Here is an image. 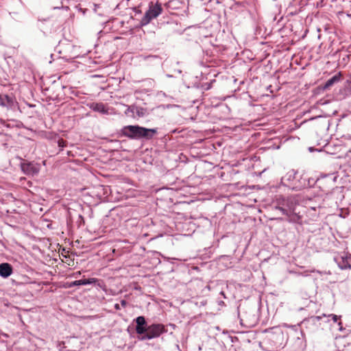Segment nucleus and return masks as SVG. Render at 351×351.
<instances>
[{"label": "nucleus", "mask_w": 351, "mask_h": 351, "mask_svg": "<svg viewBox=\"0 0 351 351\" xmlns=\"http://www.w3.org/2000/svg\"><path fill=\"white\" fill-rule=\"evenodd\" d=\"M276 204L275 208L286 216L289 222H300V217L295 212L297 206L295 197L278 196L276 197Z\"/></svg>", "instance_id": "obj_1"}, {"label": "nucleus", "mask_w": 351, "mask_h": 351, "mask_svg": "<svg viewBox=\"0 0 351 351\" xmlns=\"http://www.w3.org/2000/svg\"><path fill=\"white\" fill-rule=\"evenodd\" d=\"M123 136L130 139L152 138L157 133L156 129H147L139 125H126L121 130Z\"/></svg>", "instance_id": "obj_2"}, {"label": "nucleus", "mask_w": 351, "mask_h": 351, "mask_svg": "<svg viewBox=\"0 0 351 351\" xmlns=\"http://www.w3.org/2000/svg\"><path fill=\"white\" fill-rule=\"evenodd\" d=\"M265 341L269 348L276 350L283 348L287 342V337L280 327H274L267 330Z\"/></svg>", "instance_id": "obj_3"}, {"label": "nucleus", "mask_w": 351, "mask_h": 351, "mask_svg": "<svg viewBox=\"0 0 351 351\" xmlns=\"http://www.w3.org/2000/svg\"><path fill=\"white\" fill-rule=\"evenodd\" d=\"M162 12V8L159 3L154 4L150 3L149 9L145 12L141 20V25L145 26L149 24L152 20L157 18Z\"/></svg>", "instance_id": "obj_4"}, {"label": "nucleus", "mask_w": 351, "mask_h": 351, "mask_svg": "<svg viewBox=\"0 0 351 351\" xmlns=\"http://www.w3.org/2000/svg\"><path fill=\"white\" fill-rule=\"evenodd\" d=\"M167 332L165 326L162 324H154L147 327L142 339H152L158 337Z\"/></svg>", "instance_id": "obj_5"}, {"label": "nucleus", "mask_w": 351, "mask_h": 351, "mask_svg": "<svg viewBox=\"0 0 351 351\" xmlns=\"http://www.w3.org/2000/svg\"><path fill=\"white\" fill-rule=\"evenodd\" d=\"M341 269H351V254L343 252L334 258Z\"/></svg>", "instance_id": "obj_6"}, {"label": "nucleus", "mask_w": 351, "mask_h": 351, "mask_svg": "<svg viewBox=\"0 0 351 351\" xmlns=\"http://www.w3.org/2000/svg\"><path fill=\"white\" fill-rule=\"evenodd\" d=\"M21 169L25 174L32 176L37 174L40 171L38 165L32 162L23 163Z\"/></svg>", "instance_id": "obj_7"}, {"label": "nucleus", "mask_w": 351, "mask_h": 351, "mask_svg": "<svg viewBox=\"0 0 351 351\" xmlns=\"http://www.w3.org/2000/svg\"><path fill=\"white\" fill-rule=\"evenodd\" d=\"M15 99L8 95L0 94V106L8 108H11L15 104Z\"/></svg>", "instance_id": "obj_8"}, {"label": "nucleus", "mask_w": 351, "mask_h": 351, "mask_svg": "<svg viewBox=\"0 0 351 351\" xmlns=\"http://www.w3.org/2000/svg\"><path fill=\"white\" fill-rule=\"evenodd\" d=\"M136 332L138 335H143L146 331V321L143 316H138L136 319Z\"/></svg>", "instance_id": "obj_9"}, {"label": "nucleus", "mask_w": 351, "mask_h": 351, "mask_svg": "<svg viewBox=\"0 0 351 351\" xmlns=\"http://www.w3.org/2000/svg\"><path fill=\"white\" fill-rule=\"evenodd\" d=\"M88 106L95 112H99L101 114H108V109L102 103H91L88 104Z\"/></svg>", "instance_id": "obj_10"}, {"label": "nucleus", "mask_w": 351, "mask_h": 351, "mask_svg": "<svg viewBox=\"0 0 351 351\" xmlns=\"http://www.w3.org/2000/svg\"><path fill=\"white\" fill-rule=\"evenodd\" d=\"M12 274V267L7 263L0 264V276L8 278Z\"/></svg>", "instance_id": "obj_11"}, {"label": "nucleus", "mask_w": 351, "mask_h": 351, "mask_svg": "<svg viewBox=\"0 0 351 351\" xmlns=\"http://www.w3.org/2000/svg\"><path fill=\"white\" fill-rule=\"evenodd\" d=\"M341 78V73L339 72L337 74L332 77L330 79L328 80L325 84L324 85V89H328L330 86H332L334 84L339 82Z\"/></svg>", "instance_id": "obj_12"}, {"label": "nucleus", "mask_w": 351, "mask_h": 351, "mask_svg": "<svg viewBox=\"0 0 351 351\" xmlns=\"http://www.w3.org/2000/svg\"><path fill=\"white\" fill-rule=\"evenodd\" d=\"M97 282V279L94 278H88V279H81V280H77L78 286L94 284Z\"/></svg>", "instance_id": "obj_13"}, {"label": "nucleus", "mask_w": 351, "mask_h": 351, "mask_svg": "<svg viewBox=\"0 0 351 351\" xmlns=\"http://www.w3.org/2000/svg\"><path fill=\"white\" fill-rule=\"evenodd\" d=\"M74 286H78L77 280H75L71 282H67L65 285V287L66 288H71Z\"/></svg>", "instance_id": "obj_14"}, {"label": "nucleus", "mask_w": 351, "mask_h": 351, "mask_svg": "<svg viewBox=\"0 0 351 351\" xmlns=\"http://www.w3.org/2000/svg\"><path fill=\"white\" fill-rule=\"evenodd\" d=\"M326 315L325 314H323L322 316L312 317L311 319H312L313 322H319L322 318V317H326Z\"/></svg>", "instance_id": "obj_15"}, {"label": "nucleus", "mask_w": 351, "mask_h": 351, "mask_svg": "<svg viewBox=\"0 0 351 351\" xmlns=\"http://www.w3.org/2000/svg\"><path fill=\"white\" fill-rule=\"evenodd\" d=\"M328 317H331L334 322H337L339 319V317L334 314H330L328 315Z\"/></svg>", "instance_id": "obj_16"}, {"label": "nucleus", "mask_w": 351, "mask_h": 351, "mask_svg": "<svg viewBox=\"0 0 351 351\" xmlns=\"http://www.w3.org/2000/svg\"><path fill=\"white\" fill-rule=\"evenodd\" d=\"M297 339H298V343L302 345V343H303V340L302 338L299 337H297Z\"/></svg>", "instance_id": "obj_17"}, {"label": "nucleus", "mask_w": 351, "mask_h": 351, "mask_svg": "<svg viewBox=\"0 0 351 351\" xmlns=\"http://www.w3.org/2000/svg\"><path fill=\"white\" fill-rule=\"evenodd\" d=\"M121 304L122 306L125 307L127 304V302L125 300H123L121 301Z\"/></svg>", "instance_id": "obj_18"}, {"label": "nucleus", "mask_w": 351, "mask_h": 351, "mask_svg": "<svg viewBox=\"0 0 351 351\" xmlns=\"http://www.w3.org/2000/svg\"><path fill=\"white\" fill-rule=\"evenodd\" d=\"M114 308H115L116 309H117V310H119V309H120L119 304H116L114 305Z\"/></svg>", "instance_id": "obj_19"}, {"label": "nucleus", "mask_w": 351, "mask_h": 351, "mask_svg": "<svg viewBox=\"0 0 351 351\" xmlns=\"http://www.w3.org/2000/svg\"><path fill=\"white\" fill-rule=\"evenodd\" d=\"M63 143V141H62V140L59 141L58 144H59V145H60V146H61V143Z\"/></svg>", "instance_id": "obj_20"}, {"label": "nucleus", "mask_w": 351, "mask_h": 351, "mask_svg": "<svg viewBox=\"0 0 351 351\" xmlns=\"http://www.w3.org/2000/svg\"><path fill=\"white\" fill-rule=\"evenodd\" d=\"M80 274H81V272H80V271H78V272H77V273L75 274V276H79V275H80Z\"/></svg>", "instance_id": "obj_21"}, {"label": "nucleus", "mask_w": 351, "mask_h": 351, "mask_svg": "<svg viewBox=\"0 0 351 351\" xmlns=\"http://www.w3.org/2000/svg\"><path fill=\"white\" fill-rule=\"evenodd\" d=\"M220 293L221 294V295H223V297H225V294H224L223 291H221Z\"/></svg>", "instance_id": "obj_22"}]
</instances>
